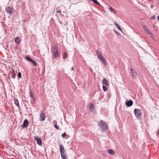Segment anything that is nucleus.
<instances>
[{"instance_id":"nucleus-1","label":"nucleus","mask_w":159,"mask_h":159,"mask_svg":"<svg viewBox=\"0 0 159 159\" xmlns=\"http://www.w3.org/2000/svg\"><path fill=\"white\" fill-rule=\"evenodd\" d=\"M58 47L57 45L53 46L52 48V51L53 53L54 58H56L59 56L58 52Z\"/></svg>"},{"instance_id":"nucleus-2","label":"nucleus","mask_w":159,"mask_h":159,"mask_svg":"<svg viewBox=\"0 0 159 159\" xmlns=\"http://www.w3.org/2000/svg\"><path fill=\"white\" fill-rule=\"evenodd\" d=\"M99 125L101 127L102 131H105L107 129V126L105 122L102 120L100 121V124H99Z\"/></svg>"},{"instance_id":"nucleus-3","label":"nucleus","mask_w":159,"mask_h":159,"mask_svg":"<svg viewBox=\"0 0 159 159\" xmlns=\"http://www.w3.org/2000/svg\"><path fill=\"white\" fill-rule=\"evenodd\" d=\"M134 113L135 116L137 118H139L141 116L142 114V112L141 110L135 108L134 110Z\"/></svg>"},{"instance_id":"nucleus-4","label":"nucleus","mask_w":159,"mask_h":159,"mask_svg":"<svg viewBox=\"0 0 159 159\" xmlns=\"http://www.w3.org/2000/svg\"><path fill=\"white\" fill-rule=\"evenodd\" d=\"M6 11L7 13L11 15L13 12L14 9L12 7L8 6L6 8Z\"/></svg>"},{"instance_id":"nucleus-5","label":"nucleus","mask_w":159,"mask_h":159,"mask_svg":"<svg viewBox=\"0 0 159 159\" xmlns=\"http://www.w3.org/2000/svg\"><path fill=\"white\" fill-rule=\"evenodd\" d=\"M143 29L145 31L148 35L151 36L152 38L153 37V36L152 34V33L150 31L147 27L145 25H143Z\"/></svg>"},{"instance_id":"nucleus-6","label":"nucleus","mask_w":159,"mask_h":159,"mask_svg":"<svg viewBox=\"0 0 159 159\" xmlns=\"http://www.w3.org/2000/svg\"><path fill=\"white\" fill-rule=\"evenodd\" d=\"M26 58L27 60L31 62L33 64L34 66H37L38 64L35 61L28 57H26Z\"/></svg>"},{"instance_id":"nucleus-7","label":"nucleus","mask_w":159,"mask_h":159,"mask_svg":"<svg viewBox=\"0 0 159 159\" xmlns=\"http://www.w3.org/2000/svg\"><path fill=\"white\" fill-rule=\"evenodd\" d=\"M34 139L36 141L37 144L39 145H41L42 144V140L40 137H34Z\"/></svg>"},{"instance_id":"nucleus-8","label":"nucleus","mask_w":159,"mask_h":159,"mask_svg":"<svg viewBox=\"0 0 159 159\" xmlns=\"http://www.w3.org/2000/svg\"><path fill=\"white\" fill-rule=\"evenodd\" d=\"M98 58L102 61L104 66H106L107 65L106 61L102 55H101L100 57H99Z\"/></svg>"},{"instance_id":"nucleus-9","label":"nucleus","mask_w":159,"mask_h":159,"mask_svg":"<svg viewBox=\"0 0 159 159\" xmlns=\"http://www.w3.org/2000/svg\"><path fill=\"white\" fill-rule=\"evenodd\" d=\"M39 116L42 121H43L45 120L46 117L45 116L44 114L42 111L40 112Z\"/></svg>"},{"instance_id":"nucleus-10","label":"nucleus","mask_w":159,"mask_h":159,"mask_svg":"<svg viewBox=\"0 0 159 159\" xmlns=\"http://www.w3.org/2000/svg\"><path fill=\"white\" fill-rule=\"evenodd\" d=\"M59 149L61 154L66 153L64 147L61 145H60Z\"/></svg>"},{"instance_id":"nucleus-11","label":"nucleus","mask_w":159,"mask_h":159,"mask_svg":"<svg viewBox=\"0 0 159 159\" xmlns=\"http://www.w3.org/2000/svg\"><path fill=\"white\" fill-rule=\"evenodd\" d=\"M10 74L11 75V76L12 78L15 79L16 75V74H15V71L13 69H12L10 72Z\"/></svg>"},{"instance_id":"nucleus-12","label":"nucleus","mask_w":159,"mask_h":159,"mask_svg":"<svg viewBox=\"0 0 159 159\" xmlns=\"http://www.w3.org/2000/svg\"><path fill=\"white\" fill-rule=\"evenodd\" d=\"M28 124H29V122L27 120H25L24 121L23 124V125L22 126V127L23 128L26 127L27 126Z\"/></svg>"},{"instance_id":"nucleus-13","label":"nucleus","mask_w":159,"mask_h":159,"mask_svg":"<svg viewBox=\"0 0 159 159\" xmlns=\"http://www.w3.org/2000/svg\"><path fill=\"white\" fill-rule=\"evenodd\" d=\"M133 101L132 100H130L126 103V105L128 107H131L133 104Z\"/></svg>"},{"instance_id":"nucleus-14","label":"nucleus","mask_w":159,"mask_h":159,"mask_svg":"<svg viewBox=\"0 0 159 159\" xmlns=\"http://www.w3.org/2000/svg\"><path fill=\"white\" fill-rule=\"evenodd\" d=\"M131 72L132 73L133 76L134 77H136L137 75V74L136 71L133 68H131Z\"/></svg>"},{"instance_id":"nucleus-15","label":"nucleus","mask_w":159,"mask_h":159,"mask_svg":"<svg viewBox=\"0 0 159 159\" xmlns=\"http://www.w3.org/2000/svg\"><path fill=\"white\" fill-rule=\"evenodd\" d=\"M102 83V84H105L106 86L109 85L106 79H105L104 78H103V79Z\"/></svg>"},{"instance_id":"nucleus-16","label":"nucleus","mask_w":159,"mask_h":159,"mask_svg":"<svg viewBox=\"0 0 159 159\" xmlns=\"http://www.w3.org/2000/svg\"><path fill=\"white\" fill-rule=\"evenodd\" d=\"M61 158L62 159H67V156L66 154V153H63V154H61Z\"/></svg>"},{"instance_id":"nucleus-17","label":"nucleus","mask_w":159,"mask_h":159,"mask_svg":"<svg viewBox=\"0 0 159 159\" xmlns=\"http://www.w3.org/2000/svg\"><path fill=\"white\" fill-rule=\"evenodd\" d=\"M14 102L16 105L18 107H20V104L18 100L16 99H14Z\"/></svg>"},{"instance_id":"nucleus-18","label":"nucleus","mask_w":159,"mask_h":159,"mask_svg":"<svg viewBox=\"0 0 159 159\" xmlns=\"http://www.w3.org/2000/svg\"><path fill=\"white\" fill-rule=\"evenodd\" d=\"M107 152L109 154L111 155H114L115 154V152L112 149H108Z\"/></svg>"},{"instance_id":"nucleus-19","label":"nucleus","mask_w":159,"mask_h":159,"mask_svg":"<svg viewBox=\"0 0 159 159\" xmlns=\"http://www.w3.org/2000/svg\"><path fill=\"white\" fill-rule=\"evenodd\" d=\"M15 42L16 43H19L20 42V39L19 37H16L15 39Z\"/></svg>"},{"instance_id":"nucleus-20","label":"nucleus","mask_w":159,"mask_h":159,"mask_svg":"<svg viewBox=\"0 0 159 159\" xmlns=\"http://www.w3.org/2000/svg\"><path fill=\"white\" fill-rule=\"evenodd\" d=\"M96 52L98 57L102 55L101 52L98 50H96Z\"/></svg>"},{"instance_id":"nucleus-21","label":"nucleus","mask_w":159,"mask_h":159,"mask_svg":"<svg viewBox=\"0 0 159 159\" xmlns=\"http://www.w3.org/2000/svg\"><path fill=\"white\" fill-rule=\"evenodd\" d=\"M113 23L116 26V28H117V29L119 30L120 31H122L121 29L120 28V27L119 26V25L116 23L115 22H114Z\"/></svg>"},{"instance_id":"nucleus-22","label":"nucleus","mask_w":159,"mask_h":159,"mask_svg":"<svg viewBox=\"0 0 159 159\" xmlns=\"http://www.w3.org/2000/svg\"><path fill=\"white\" fill-rule=\"evenodd\" d=\"M67 57V53L66 52H64L63 55V59H65Z\"/></svg>"},{"instance_id":"nucleus-23","label":"nucleus","mask_w":159,"mask_h":159,"mask_svg":"<svg viewBox=\"0 0 159 159\" xmlns=\"http://www.w3.org/2000/svg\"><path fill=\"white\" fill-rule=\"evenodd\" d=\"M29 94L31 98H33L34 97V94L31 90H30L29 92Z\"/></svg>"},{"instance_id":"nucleus-24","label":"nucleus","mask_w":159,"mask_h":159,"mask_svg":"<svg viewBox=\"0 0 159 159\" xmlns=\"http://www.w3.org/2000/svg\"><path fill=\"white\" fill-rule=\"evenodd\" d=\"M102 89L104 91H105L107 90V87L104 85L102 86Z\"/></svg>"},{"instance_id":"nucleus-25","label":"nucleus","mask_w":159,"mask_h":159,"mask_svg":"<svg viewBox=\"0 0 159 159\" xmlns=\"http://www.w3.org/2000/svg\"><path fill=\"white\" fill-rule=\"evenodd\" d=\"M93 2L97 5H99V3L96 0H91Z\"/></svg>"},{"instance_id":"nucleus-26","label":"nucleus","mask_w":159,"mask_h":159,"mask_svg":"<svg viewBox=\"0 0 159 159\" xmlns=\"http://www.w3.org/2000/svg\"><path fill=\"white\" fill-rule=\"evenodd\" d=\"M109 9L110 10V11L112 12H113L115 14H116V12L115 10L111 7H110L109 8Z\"/></svg>"},{"instance_id":"nucleus-27","label":"nucleus","mask_w":159,"mask_h":159,"mask_svg":"<svg viewBox=\"0 0 159 159\" xmlns=\"http://www.w3.org/2000/svg\"><path fill=\"white\" fill-rule=\"evenodd\" d=\"M93 104H90V105H89V108L91 110V109L93 108Z\"/></svg>"},{"instance_id":"nucleus-28","label":"nucleus","mask_w":159,"mask_h":159,"mask_svg":"<svg viewBox=\"0 0 159 159\" xmlns=\"http://www.w3.org/2000/svg\"><path fill=\"white\" fill-rule=\"evenodd\" d=\"M18 76L19 78H21V74L20 72H19L18 74Z\"/></svg>"},{"instance_id":"nucleus-29","label":"nucleus","mask_w":159,"mask_h":159,"mask_svg":"<svg viewBox=\"0 0 159 159\" xmlns=\"http://www.w3.org/2000/svg\"><path fill=\"white\" fill-rule=\"evenodd\" d=\"M66 135V134L64 133L61 134V136L63 138H64Z\"/></svg>"},{"instance_id":"nucleus-30","label":"nucleus","mask_w":159,"mask_h":159,"mask_svg":"<svg viewBox=\"0 0 159 159\" xmlns=\"http://www.w3.org/2000/svg\"><path fill=\"white\" fill-rule=\"evenodd\" d=\"M54 126L55 127V128H56L57 129H58V128L57 126V124H55L54 125Z\"/></svg>"},{"instance_id":"nucleus-31","label":"nucleus","mask_w":159,"mask_h":159,"mask_svg":"<svg viewBox=\"0 0 159 159\" xmlns=\"http://www.w3.org/2000/svg\"><path fill=\"white\" fill-rule=\"evenodd\" d=\"M155 16H153V17H151V19H152V20H153V19H155Z\"/></svg>"},{"instance_id":"nucleus-32","label":"nucleus","mask_w":159,"mask_h":159,"mask_svg":"<svg viewBox=\"0 0 159 159\" xmlns=\"http://www.w3.org/2000/svg\"><path fill=\"white\" fill-rule=\"evenodd\" d=\"M57 12V13H61V11L59 10H57V11H56Z\"/></svg>"},{"instance_id":"nucleus-33","label":"nucleus","mask_w":159,"mask_h":159,"mask_svg":"<svg viewBox=\"0 0 159 159\" xmlns=\"http://www.w3.org/2000/svg\"><path fill=\"white\" fill-rule=\"evenodd\" d=\"M33 98V100H34V101H35V100L36 99H35V98H34V96L33 97V98Z\"/></svg>"},{"instance_id":"nucleus-34","label":"nucleus","mask_w":159,"mask_h":159,"mask_svg":"<svg viewBox=\"0 0 159 159\" xmlns=\"http://www.w3.org/2000/svg\"><path fill=\"white\" fill-rule=\"evenodd\" d=\"M71 70H74V68H73V67H71Z\"/></svg>"},{"instance_id":"nucleus-35","label":"nucleus","mask_w":159,"mask_h":159,"mask_svg":"<svg viewBox=\"0 0 159 159\" xmlns=\"http://www.w3.org/2000/svg\"><path fill=\"white\" fill-rule=\"evenodd\" d=\"M157 19L159 20V16H157Z\"/></svg>"},{"instance_id":"nucleus-36","label":"nucleus","mask_w":159,"mask_h":159,"mask_svg":"<svg viewBox=\"0 0 159 159\" xmlns=\"http://www.w3.org/2000/svg\"><path fill=\"white\" fill-rule=\"evenodd\" d=\"M157 133H158V135H159V130L158 131Z\"/></svg>"}]
</instances>
